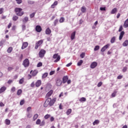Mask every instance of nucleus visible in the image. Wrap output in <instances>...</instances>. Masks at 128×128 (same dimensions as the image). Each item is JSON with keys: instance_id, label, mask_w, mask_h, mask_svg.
Wrapping results in <instances>:
<instances>
[{"instance_id": "obj_49", "label": "nucleus", "mask_w": 128, "mask_h": 128, "mask_svg": "<svg viewBox=\"0 0 128 128\" xmlns=\"http://www.w3.org/2000/svg\"><path fill=\"white\" fill-rule=\"evenodd\" d=\"M34 14H36V12H34L32 14H30V18H34Z\"/></svg>"}, {"instance_id": "obj_35", "label": "nucleus", "mask_w": 128, "mask_h": 128, "mask_svg": "<svg viewBox=\"0 0 128 128\" xmlns=\"http://www.w3.org/2000/svg\"><path fill=\"white\" fill-rule=\"evenodd\" d=\"M28 2L29 4H34V2L30 0H28Z\"/></svg>"}, {"instance_id": "obj_34", "label": "nucleus", "mask_w": 128, "mask_h": 128, "mask_svg": "<svg viewBox=\"0 0 128 128\" xmlns=\"http://www.w3.org/2000/svg\"><path fill=\"white\" fill-rule=\"evenodd\" d=\"M22 90H18L17 92L18 96H20V94H22Z\"/></svg>"}, {"instance_id": "obj_21", "label": "nucleus", "mask_w": 128, "mask_h": 128, "mask_svg": "<svg viewBox=\"0 0 128 128\" xmlns=\"http://www.w3.org/2000/svg\"><path fill=\"white\" fill-rule=\"evenodd\" d=\"M52 31L50 30V28H48L46 30V34H50Z\"/></svg>"}, {"instance_id": "obj_31", "label": "nucleus", "mask_w": 128, "mask_h": 128, "mask_svg": "<svg viewBox=\"0 0 128 128\" xmlns=\"http://www.w3.org/2000/svg\"><path fill=\"white\" fill-rule=\"evenodd\" d=\"M116 8H114L113 10H112L111 14H116Z\"/></svg>"}, {"instance_id": "obj_51", "label": "nucleus", "mask_w": 128, "mask_h": 128, "mask_svg": "<svg viewBox=\"0 0 128 128\" xmlns=\"http://www.w3.org/2000/svg\"><path fill=\"white\" fill-rule=\"evenodd\" d=\"M24 104V100H22L20 102V106H23Z\"/></svg>"}, {"instance_id": "obj_16", "label": "nucleus", "mask_w": 128, "mask_h": 128, "mask_svg": "<svg viewBox=\"0 0 128 128\" xmlns=\"http://www.w3.org/2000/svg\"><path fill=\"white\" fill-rule=\"evenodd\" d=\"M68 76H64L62 79L64 84H66L68 82Z\"/></svg>"}, {"instance_id": "obj_52", "label": "nucleus", "mask_w": 128, "mask_h": 128, "mask_svg": "<svg viewBox=\"0 0 128 128\" xmlns=\"http://www.w3.org/2000/svg\"><path fill=\"white\" fill-rule=\"evenodd\" d=\"M127 70H128V68L127 67H124L123 70H122V72H126Z\"/></svg>"}, {"instance_id": "obj_30", "label": "nucleus", "mask_w": 128, "mask_h": 128, "mask_svg": "<svg viewBox=\"0 0 128 128\" xmlns=\"http://www.w3.org/2000/svg\"><path fill=\"white\" fill-rule=\"evenodd\" d=\"M18 17L16 16H14L12 18L14 22H16V20H18Z\"/></svg>"}, {"instance_id": "obj_45", "label": "nucleus", "mask_w": 128, "mask_h": 128, "mask_svg": "<svg viewBox=\"0 0 128 128\" xmlns=\"http://www.w3.org/2000/svg\"><path fill=\"white\" fill-rule=\"evenodd\" d=\"M64 22V18H61L60 20V22Z\"/></svg>"}, {"instance_id": "obj_10", "label": "nucleus", "mask_w": 128, "mask_h": 128, "mask_svg": "<svg viewBox=\"0 0 128 128\" xmlns=\"http://www.w3.org/2000/svg\"><path fill=\"white\" fill-rule=\"evenodd\" d=\"M96 66H98V63L96 62H93L90 65V68H94L96 67Z\"/></svg>"}, {"instance_id": "obj_5", "label": "nucleus", "mask_w": 128, "mask_h": 128, "mask_svg": "<svg viewBox=\"0 0 128 128\" xmlns=\"http://www.w3.org/2000/svg\"><path fill=\"white\" fill-rule=\"evenodd\" d=\"M62 81L60 80V78H57V79L56 80V86H62Z\"/></svg>"}, {"instance_id": "obj_7", "label": "nucleus", "mask_w": 128, "mask_h": 128, "mask_svg": "<svg viewBox=\"0 0 128 128\" xmlns=\"http://www.w3.org/2000/svg\"><path fill=\"white\" fill-rule=\"evenodd\" d=\"M56 98H53L52 100H50V102H49V106H52L54 102H56Z\"/></svg>"}, {"instance_id": "obj_36", "label": "nucleus", "mask_w": 128, "mask_h": 128, "mask_svg": "<svg viewBox=\"0 0 128 128\" xmlns=\"http://www.w3.org/2000/svg\"><path fill=\"white\" fill-rule=\"evenodd\" d=\"M46 124V122H44V120H43L42 122L40 124V126H44Z\"/></svg>"}, {"instance_id": "obj_43", "label": "nucleus", "mask_w": 128, "mask_h": 128, "mask_svg": "<svg viewBox=\"0 0 128 128\" xmlns=\"http://www.w3.org/2000/svg\"><path fill=\"white\" fill-rule=\"evenodd\" d=\"M58 22V20L56 19L54 22V26H56Z\"/></svg>"}, {"instance_id": "obj_8", "label": "nucleus", "mask_w": 128, "mask_h": 128, "mask_svg": "<svg viewBox=\"0 0 128 128\" xmlns=\"http://www.w3.org/2000/svg\"><path fill=\"white\" fill-rule=\"evenodd\" d=\"M28 46V42H24L22 44V50H24V48H27Z\"/></svg>"}, {"instance_id": "obj_25", "label": "nucleus", "mask_w": 128, "mask_h": 128, "mask_svg": "<svg viewBox=\"0 0 128 128\" xmlns=\"http://www.w3.org/2000/svg\"><path fill=\"white\" fill-rule=\"evenodd\" d=\"M86 8L84 6H82L81 8V12H86Z\"/></svg>"}, {"instance_id": "obj_50", "label": "nucleus", "mask_w": 128, "mask_h": 128, "mask_svg": "<svg viewBox=\"0 0 128 128\" xmlns=\"http://www.w3.org/2000/svg\"><path fill=\"white\" fill-rule=\"evenodd\" d=\"M102 82H100L99 83H98L97 86H98V88H100V86H102Z\"/></svg>"}, {"instance_id": "obj_3", "label": "nucleus", "mask_w": 128, "mask_h": 128, "mask_svg": "<svg viewBox=\"0 0 128 128\" xmlns=\"http://www.w3.org/2000/svg\"><path fill=\"white\" fill-rule=\"evenodd\" d=\"M23 66H24V68H28V66H30V61L28 59L26 58L23 62Z\"/></svg>"}, {"instance_id": "obj_37", "label": "nucleus", "mask_w": 128, "mask_h": 128, "mask_svg": "<svg viewBox=\"0 0 128 128\" xmlns=\"http://www.w3.org/2000/svg\"><path fill=\"white\" fill-rule=\"evenodd\" d=\"M38 114H35L33 118L34 120H36V118H38Z\"/></svg>"}, {"instance_id": "obj_14", "label": "nucleus", "mask_w": 128, "mask_h": 128, "mask_svg": "<svg viewBox=\"0 0 128 128\" xmlns=\"http://www.w3.org/2000/svg\"><path fill=\"white\" fill-rule=\"evenodd\" d=\"M40 84H42V81L40 80H38L36 83V86L37 88H38Z\"/></svg>"}, {"instance_id": "obj_29", "label": "nucleus", "mask_w": 128, "mask_h": 128, "mask_svg": "<svg viewBox=\"0 0 128 128\" xmlns=\"http://www.w3.org/2000/svg\"><path fill=\"white\" fill-rule=\"evenodd\" d=\"M114 42H116V37L114 36L112 38V39L110 40V42H111V44H114Z\"/></svg>"}, {"instance_id": "obj_17", "label": "nucleus", "mask_w": 128, "mask_h": 128, "mask_svg": "<svg viewBox=\"0 0 128 128\" xmlns=\"http://www.w3.org/2000/svg\"><path fill=\"white\" fill-rule=\"evenodd\" d=\"M6 90V88L4 86L2 87L0 89V94H2Z\"/></svg>"}, {"instance_id": "obj_60", "label": "nucleus", "mask_w": 128, "mask_h": 128, "mask_svg": "<svg viewBox=\"0 0 128 128\" xmlns=\"http://www.w3.org/2000/svg\"><path fill=\"white\" fill-rule=\"evenodd\" d=\"M54 74V71H51L50 73V76H52V74Z\"/></svg>"}, {"instance_id": "obj_64", "label": "nucleus", "mask_w": 128, "mask_h": 128, "mask_svg": "<svg viewBox=\"0 0 128 128\" xmlns=\"http://www.w3.org/2000/svg\"><path fill=\"white\" fill-rule=\"evenodd\" d=\"M22 28L23 30H26V25H22Z\"/></svg>"}, {"instance_id": "obj_26", "label": "nucleus", "mask_w": 128, "mask_h": 128, "mask_svg": "<svg viewBox=\"0 0 128 128\" xmlns=\"http://www.w3.org/2000/svg\"><path fill=\"white\" fill-rule=\"evenodd\" d=\"M79 100L82 102H86V98H80Z\"/></svg>"}, {"instance_id": "obj_24", "label": "nucleus", "mask_w": 128, "mask_h": 128, "mask_svg": "<svg viewBox=\"0 0 128 128\" xmlns=\"http://www.w3.org/2000/svg\"><path fill=\"white\" fill-rule=\"evenodd\" d=\"M100 124V120H96L94 122H93V126H96V124Z\"/></svg>"}, {"instance_id": "obj_55", "label": "nucleus", "mask_w": 128, "mask_h": 128, "mask_svg": "<svg viewBox=\"0 0 128 128\" xmlns=\"http://www.w3.org/2000/svg\"><path fill=\"white\" fill-rule=\"evenodd\" d=\"M4 12V8H0V14Z\"/></svg>"}, {"instance_id": "obj_41", "label": "nucleus", "mask_w": 128, "mask_h": 128, "mask_svg": "<svg viewBox=\"0 0 128 128\" xmlns=\"http://www.w3.org/2000/svg\"><path fill=\"white\" fill-rule=\"evenodd\" d=\"M24 78H21L19 81V84H24Z\"/></svg>"}, {"instance_id": "obj_20", "label": "nucleus", "mask_w": 128, "mask_h": 128, "mask_svg": "<svg viewBox=\"0 0 128 128\" xmlns=\"http://www.w3.org/2000/svg\"><path fill=\"white\" fill-rule=\"evenodd\" d=\"M48 106H50V101H48V100H46L44 104V106L46 108Z\"/></svg>"}, {"instance_id": "obj_19", "label": "nucleus", "mask_w": 128, "mask_h": 128, "mask_svg": "<svg viewBox=\"0 0 128 128\" xmlns=\"http://www.w3.org/2000/svg\"><path fill=\"white\" fill-rule=\"evenodd\" d=\"M28 22V17H25L23 20H22V22L26 24V22Z\"/></svg>"}, {"instance_id": "obj_62", "label": "nucleus", "mask_w": 128, "mask_h": 128, "mask_svg": "<svg viewBox=\"0 0 128 128\" xmlns=\"http://www.w3.org/2000/svg\"><path fill=\"white\" fill-rule=\"evenodd\" d=\"M50 122H54V118L52 116L50 118Z\"/></svg>"}, {"instance_id": "obj_44", "label": "nucleus", "mask_w": 128, "mask_h": 128, "mask_svg": "<svg viewBox=\"0 0 128 128\" xmlns=\"http://www.w3.org/2000/svg\"><path fill=\"white\" fill-rule=\"evenodd\" d=\"M27 116H28V118H32V114H31L30 112H28Z\"/></svg>"}, {"instance_id": "obj_2", "label": "nucleus", "mask_w": 128, "mask_h": 128, "mask_svg": "<svg viewBox=\"0 0 128 128\" xmlns=\"http://www.w3.org/2000/svg\"><path fill=\"white\" fill-rule=\"evenodd\" d=\"M53 58H56L54 61V62H59L60 60V56H58V54H56L53 56Z\"/></svg>"}, {"instance_id": "obj_59", "label": "nucleus", "mask_w": 128, "mask_h": 128, "mask_svg": "<svg viewBox=\"0 0 128 128\" xmlns=\"http://www.w3.org/2000/svg\"><path fill=\"white\" fill-rule=\"evenodd\" d=\"M124 32L122 31L120 34V36H124Z\"/></svg>"}, {"instance_id": "obj_12", "label": "nucleus", "mask_w": 128, "mask_h": 128, "mask_svg": "<svg viewBox=\"0 0 128 128\" xmlns=\"http://www.w3.org/2000/svg\"><path fill=\"white\" fill-rule=\"evenodd\" d=\"M76 32L74 31L72 33L71 36H70V38H71L72 40H74V38H76Z\"/></svg>"}, {"instance_id": "obj_28", "label": "nucleus", "mask_w": 128, "mask_h": 128, "mask_svg": "<svg viewBox=\"0 0 128 128\" xmlns=\"http://www.w3.org/2000/svg\"><path fill=\"white\" fill-rule=\"evenodd\" d=\"M38 74V70H34L32 72V76H36V75Z\"/></svg>"}, {"instance_id": "obj_11", "label": "nucleus", "mask_w": 128, "mask_h": 128, "mask_svg": "<svg viewBox=\"0 0 128 128\" xmlns=\"http://www.w3.org/2000/svg\"><path fill=\"white\" fill-rule=\"evenodd\" d=\"M36 30L38 32H42V27L40 26H36Z\"/></svg>"}, {"instance_id": "obj_46", "label": "nucleus", "mask_w": 128, "mask_h": 128, "mask_svg": "<svg viewBox=\"0 0 128 128\" xmlns=\"http://www.w3.org/2000/svg\"><path fill=\"white\" fill-rule=\"evenodd\" d=\"M12 48H9L8 49V52H12Z\"/></svg>"}, {"instance_id": "obj_6", "label": "nucleus", "mask_w": 128, "mask_h": 128, "mask_svg": "<svg viewBox=\"0 0 128 128\" xmlns=\"http://www.w3.org/2000/svg\"><path fill=\"white\" fill-rule=\"evenodd\" d=\"M46 54V50H41L39 52V56L40 58H44V54Z\"/></svg>"}, {"instance_id": "obj_47", "label": "nucleus", "mask_w": 128, "mask_h": 128, "mask_svg": "<svg viewBox=\"0 0 128 128\" xmlns=\"http://www.w3.org/2000/svg\"><path fill=\"white\" fill-rule=\"evenodd\" d=\"M84 56H86V54L83 52L80 55V56L82 58H84Z\"/></svg>"}, {"instance_id": "obj_23", "label": "nucleus", "mask_w": 128, "mask_h": 128, "mask_svg": "<svg viewBox=\"0 0 128 128\" xmlns=\"http://www.w3.org/2000/svg\"><path fill=\"white\" fill-rule=\"evenodd\" d=\"M58 5V2L56 1L55 2H54V3L52 5L51 8H54V6H56Z\"/></svg>"}, {"instance_id": "obj_27", "label": "nucleus", "mask_w": 128, "mask_h": 128, "mask_svg": "<svg viewBox=\"0 0 128 128\" xmlns=\"http://www.w3.org/2000/svg\"><path fill=\"white\" fill-rule=\"evenodd\" d=\"M48 76V72L44 73L42 76V78H46Z\"/></svg>"}, {"instance_id": "obj_13", "label": "nucleus", "mask_w": 128, "mask_h": 128, "mask_svg": "<svg viewBox=\"0 0 128 128\" xmlns=\"http://www.w3.org/2000/svg\"><path fill=\"white\" fill-rule=\"evenodd\" d=\"M52 92H54V91L52 90H50L46 94V98H50V96H52Z\"/></svg>"}, {"instance_id": "obj_18", "label": "nucleus", "mask_w": 128, "mask_h": 128, "mask_svg": "<svg viewBox=\"0 0 128 128\" xmlns=\"http://www.w3.org/2000/svg\"><path fill=\"white\" fill-rule=\"evenodd\" d=\"M5 124L7 126H10V120L8 119H6L5 120Z\"/></svg>"}, {"instance_id": "obj_33", "label": "nucleus", "mask_w": 128, "mask_h": 128, "mask_svg": "<svg viewBox=\"0 0 128 128\" xmlns=\"http://www.w3.org/2000/svg\"><path fill=\"white\" fill-rule=\"evenodd\" d=\"M82 62H84V61H82V60H80V62L78 63V66H82Z\"/></svg>"}, {"instance_id": "obj_9", "label": "nucleus", "mask_w": 128, "mask_h": 128, "mask_svg": "<svg viewBox=\"0 0 128 128\" xmlns=\"http://www.w3.org/2000/svg\"><path fill=\"white\" fill-rule=\"evenodd\" d=\"M110 46V44H107L106 45L104 46L102 49L101 52H104Z\"/></svg>"}, {"instance_id": "obj_42", "label": "nucleus", "mask_w": 128, "mask_h": 128, "mask_svg": "<svg viewBox=\"0 0 128 128\" xmlns=\"http://www.w3.org/2000/svg\"><path fill=\"white\" fill-rule=\"evenodd\" d=\"M42 66V62H40L37 64V68H40Z\"/></svg>"}, {"instance_id": "obj_1", "label": "nucleus", "mask_w": 128, "mask_h": 128, "mask_svg": "<svg viewBox=\"0 0 128 128\" xmlns=\"http://www.w3.org/2000/svg\"><path fill=\"white\" fill-rule=\"evenodd\" d=\"M22 10V9L21 8H16L15 12H16V16H22L24 15V12Z\"/></svg>"}, {"instance_id": "obj_58", "label": "nucleus", "mask_w": 128, "mask_h": 128, "mask_svg": "<svg viewBox=\"0 0 128 128\" xmlns=\"http://www.w3.org/2000/svg\"><path fill=\"white\" fill-rule=\"evenodd\" d=\"M72 62H70V63L67 64L66 65V66H67V67L70 66H72Z\"/></svg>"}, {"instance_id": "obj_63", "label": "nucleus", "mask_w": 128, "mask_h": 128, "mask_svg": "<svg viewBox=\"0 0 128 128\" xmlns=\"http://www.w3.org/2000/svg\"><path fill=\"white\" fill-rule=\"evenodd\" d=\"M118 80H121V78H122V76H118Z\"/></svg>"}, {"instance_id": "obj_40", "label": "nucleus", "mask_w": 128, "mask_h": 128, "mask_svg": "<svg viewBox=\"0 0 128 128\" xmlns=\"http://www.w3.org/2000/svg\"><path fill=\"white\" fill-rule=\"evenodd\" d=\"M100 50V46H96L94 48V50L96 52V50Z\"/></svg>"}, {"instance_id": "obj_61", "label": "nucleus", "mask_w": 128, "mask_h": 128, "mask_svg": "<svg viewBox=\"0 0 128 128\" xmlns=\"http://www.w3.org/2000/svg\"><path fill=\"white\" fill-rule=\"evenodd\" d=\"M12 80H8V84H12Z\"/></svg>"}, {"instance_id": "obj_15", "label": "nucleus", "mask_w": 128, "mask_h": 128, "mask_svg": "<svg viewBox=\"0 0 128 128\" xmlns=\"http://www.w3.org/2000/svg\"><path fill=\"white\" fill-rule=\"evenodd\" d=\"M124 28H128V19H127L124 23Z\"/></svg>"}, {"instance_id": "obj_4", "label": "nucleus", "mask_w": 128, "mask_h": 128, "mask_svg": "<svg viewBox=\"0 0 128 128\" xmlns=\"http://www.w3.org/2000/svg\"><path fill=\"white\" fill-rule=\"evenodd\" d=\"M42 42H44V40H40L38 41L36 44V46H35L36 50H38V46H40L42 44Z\"/></svg>"}, {"instance_id": "obj_38", "label": "nucleus", "mask_w": 128, "mask_h": 128, "mask_svg": "<svg viewBox=\"0 0 128 128\" xmlns=\"http://www.w3.org/2000/svg\"><path fill=\"white\" fill-rule=\"evenodd\" d=\"M6 41L4 40H2L0 42V46H2L3 44H4Z\"/></svg>"}, {"instance_id": "obj_32", "label": "nucleus", "mask_w": 128, "mask_h": 128, "mask_svg": "<svg viewBox=\"0 0 128 128\" xmlns=\"http://www.w3.org/2000/svg\"><path fill=\"white\" fill-rule=\"evenodd\" d=\"M71 113H72V109H68L66 112V114L68 116H69V114H70Z\"/></svg>"}, {"instance_id": "obj_56", "label": "nucleus", "mask_w": 128, "mask_h": 128, "mask_svg": "<svg viewBox=\"0 0 128 128\" xmlns=\"http://www.w3.org/2000/svg\"><path fill=\"white\" fill-rule=\"evenodd\" d=\"M16 2H17V4H22V0H16Z\"/></svg>"}, {"instance_id": "obj_57", "label": "nucleus", "mask_w": 128, "mask_h": 128, "mask_svg": "<svg viewBox=\"0 0 128 128\" xmlns=\"http://www.w3.org/2000/svg\"><path fill=\"white\" fill-rule=\"evenodd\" d=\"M100 10H106V7L100 8Z\"/></svg>"}, {"instance_id": "obj_54", "label": "nucleus", "mask_w": 128, "mask_h": 128, "mask_svg": "<svg viewBox=\"0 0 128 128\" xmlns=\"http://www.w3.org/2000/svg\"><path fill=\"white\" fill-rule=\"evenodd\" d=\"M123 28H122V26H120L118 30V32H120L122 30Z\"/></svg>"}, {"instance_id": "obj_48", "label": "nucleus", "mask_w": 128, "mask_h": 128, "mask_svg": "<svg viewBox=\"0 0 128 128\" xmlns=\"http://www.w3.org/2000/svg\"><path fill=\"white\" fill-rule=\"evenodd\" d=\"M36 124H40V119L37 120L36 122Z\"/></svg>"}, {"instance_id": "obj_39", "label": "nucleus", "mask_w": 128, "mask_h": 128, "mask_svg": "<svg viewBox=\"0 0 128 128\" xmlns=\"http://www.w3.org/2000/svg\"><path fill=\"white\" fill-rule=\"evenodd\" d=\"M50 115L48 114H46L44 118H45V120H48V118H50Z\"/></svg>"}, {"instance_id": "obj_22", "label": "nucleus", "mask_w": 128, "mask_h": 128, "mask_svg": "<svg viewBox=\"0 0 128 128\" xmlns=\"http://www.w3.org/2000/svg\"><path fill=\"white\" fill-rule=\"evenodd\" d=\"M128 40H126L124 42L122 46H128Z\"/></svg>"}, {"instance_id": "obj_53", "label": "nucleus", "mask_w": 128, "mask_h": 128, "mask_svg": "<svg viewBox=\"0 0 128 128\" xmlns=\"http://www.w3.org/2000/svg\"><path fill=\"white\" fill-rule=\"evenodd\" d=\"M11 92H16V88L12 87L11 89Z\"/></svg>"}]
</instances>
